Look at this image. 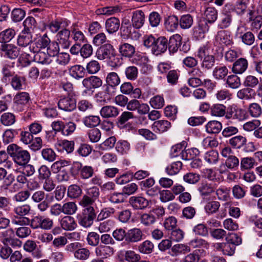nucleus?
Here are the masks:
<instances>
[{
    "label": "nucleus",
    "instance_id": "1",
    "mask_svg": "<svg viewBox=\"0 0 262 262\" xmlns=\"http://www.w3.org/2000/svg\"><path fill=\"white\" fill-rule=\"evenodd\" d=\"M7 150L13 161L19 166L26 165L30 160L29 152L16 144H10L8 146Z\"/></svg>",
    "mask_w": 262,
    "mask_h": 262
},
{
    "label": "nucleus",
    "instance_id": "2",
    "mask_svg": "<svg viewBox=\"0 0 262 262\" xmlns=\"http://www.w3.org/2000/svg\"><path fill=\"white\" fill-rule=\"evenodd\" d=\"M46 51H41L37 52H32L33 54V56L27 52L22 53L18 58L19 63L23 66H25L29 64L30 60L33 58L34 61L41 63L42 64H50L53 59H51V56L46 53Z\"/></svg>",
    "mask_w": 262,
    "mask_h": 262
},
{
    "label": "nucleus",
    "instance_id": "3",
    "mask_svg": "<svg viewBox=\"0 0 262 262\" xmlns=\"http://www.w3.org/2000/svg\"><path fill=\"white\" fill-rule=\"evenodd\" d=\"M53 221L49 217L37 215L31 219V227L33 229L50 230L53 227Z\"/></svg>",
    "mask_w": 262,
    "mask_h": 262
},
{
    "label": "nucleus",
    "instance_id": "4",
    "mask_svg": "<svg viewBox=\"0 0 262 262\" xmlns=\"http://www.w3.org/2000/svg\"><path fill=\"white\" fill-rule=\"evenodd\" d=\"M96 217V213L94 208L83 209L81 214L79 216L78 223L84 228H89L93 225Z\"/></svg>",
    "mask_w": 262,
    "mask_h": 262
},
{
    "label": "nucleus",
    "instance_id": "5",
    "mask_svg": "<svg viewBox=\"0 0 262 262\" xmlns=\"http://www.w3.org/2000/svg\"><path fill=\"white\" fill-rule=\"evenodd\" d=\"M234 12V9L232 5L227 4L224 6L221 16L220 26L221 28H227L230 26Z\"/></svg>",
    "mask_w": 262,
    "mask_h": 262
},
{
    "label": "nucleus",
    "instance_id": "6",
    "mask_svg": "<svg viewBox=\"0 0 262 262\" xmlns=\"http://www.w3.org/2000/svg\"><path fill=\"white\" fill-rule=\"evenodd\" d=\"M1 53L4 57L11 59H16L19 54V49L13 44L4 43L0 48Z\"/></svg>",
    "mask_w": 262,
    "mask_h": 262
},
{
    "label": "nucleus",
    "instance_id": "7",
    "mask_svg": "<svg viewBox=\"0 0 262 262\" xmlns=\"http://www.w3.org/2000/svg\"><path fill=\"white\" fill-rule=\"evenodd\" d=\"M50 43V38L46 35L35 39L32 41L29 48L31 52H37L41 51H46L47 47Z\"/></svg>",
    "mask_w": 262,
    "mask_h": 262
},
{
    "label": "nucleus",
    "instance_id": "8",
    "mask_svg": "<svg viewBox=\"0 0 262 262\" xmlns=\"http://www.w3.org/2000/svg\"><path fill=\"white\" fill-rule=\"evenodd\" d=\"M71 32L67 29H63L59 31L56 35V41L60 46L61 49H68L71 45L70 40Z\"/></svg>",
    "mask_w": 262,
    "mask_h": 262
},
{
    "label": "nucleus",
    "instance_id": "9",
    "mask_svg": "<svg viewBox=\"0 0 262 262\" xmlns=\"http://www.w3.org/2000/svg\"><path fill=\"white\" fill-rule=\"evenodd\" d=\"M121 31L122 35L126 36L133 40L138 39L141 35L139 31L136 30V28L133 27L132 24H129L128 21V22H124L122 25Z\"/></svg>",
    "mask_w": 262,
    "mask_h": 262
},
{
    "label": "nucleus",
    "instance_id": "10",
    "mask_svg": "<svg viewBox=\"0 0 262 262\" xmlns=\"http://www.w3.org/2000/svg\"><path fill=\"white\" fill-rule=\"evenodd\" d=\"M215 250L222 252L224 255L232 256L235 253V247L229 242L225 243H217L213 245Z\"/></svg>",
    "mask_w": 262,
    "mask_h": 262
},
{
    "label": "nucleus",
    "instance_id": "11",
    "mask_svg": "<svg viewBox=\"0 0 262 262\" xmlns=\"http://www.w3.org/2000/svg\"><path fill=\"white\" fill-rule=\"evenodd\" d=\"M82 84L87 91H91L92 89L100 87L102 85V81L97 76H91L84 78L82 81Z\"/></svg>",
    "mask_w": 262,
    "mask_h": 262
},
{
    "label": "nucleus",
    "instance_id": "12",
    "mask_svg": "<svg viewBox=\"0 0 262 262\" xmlns=\"http://www.w3.org/2000/svg\"><path fill=\"white\" fill-rule=\"evenodd\" d=\"M168 48V40L164 36H160L156 38L155 46L152 53L158 55L164 53Z\"/></svg>",
    "mask_w": 262,
    "mask_h": 262
},
{
    "label": "nucleus",
    "instance_id": "13",
    "mask_svg": "<svg viewBox=\"0 0 262 262\" xmlns=\"http://www.w3.org/2000/svg\"><path fill=\"white\" fill-rule=\"evenodd\" d=\"M59 108L64 111L71 112L76 107V102L74 98L67 97L60 99L58 103Z\"/></svg>",
    "mask_w": 262,
    "mask_h": 262
},
{
    "label": "nucleus",
    "instance_id": "14",
    "mask_svg": "<svg viewBox=\"0 0 262 262\" xmlns=\"http://www.w3.org/2000/svg\"><path fill=\"white\" fill-rule=\"evenodd\" d=\"M214 40L215 43L221 45L229 46L233 43L230 33L225 30L218 31Z\"/></svg>",
    "mask_w": 262,
    "mask_h": 262
},
{
    "label": "nucleus",
    "instance_id": "15",
    "mask_svg": "<svg viewBox=\"0 0 262 262\" xmlns=\"http://www.w3.org/2000/svg\"><path fill=\"white\" fill-rule=\"evenodd\" d=\"M115 49L109 43H106L101 46L97 51V57L99 60L108 59L114 54Z\"/></svg>",
    "mask_w": 262,
    "mask_h": 262
},
{
    "label": "nucleus",
    "instance_id": "16",
    "mask_svg": "<svg viewBox=\"0 0 262 262\" xmlns=\"http://www.w3.org/2000/svg\"><path fill=\"white\" fill-rule=\"evenodd\" d=\"M144 236L142 231L137 228L129 229L127 232L126 241L128 243H137L141 241Z\"/></svg>",
    "mask_w": 262,
    "mask_h": 262
},
{
    "label": "nucleus",
    "instance_id": "17",
    "mask_svg": "<svg viewBox=\"0 0 262 262\" xmlns=\"http://www.w3.org/2000/svg\"><path fill=\"white\" fill-rule=\"evenodd\" d=\"M115 253L114 249L109 246H98L95 249V253L97 256L101 258H107L112 256Z\"/></svg>",
    "mask_w": 262,
    "mask_h": 262
},
{
    "label": "nucleus",
    "instance_id": "18",
    "mask_svg": "<svg viewBox=\"0 0 262 262\" xmlns=\"http://www.w3.org/2000/svg\"><path fill=\"white\" fill-rule=\"evenodd\" d=\"M32 36L31 34L26 31H22L17 38V45L23 48L30 47L32 43Z\"/></svg>",
    "mask_w": 262,
    "mask_h": 262
},
{
    "label": "nucleus",
    "instance_id": "19",
    "mask_svg": "<svg viewBox=\"0 0 262 262\" xmlns=\"http://www.w3.org/2000/svg\"><path fill=\"white\" fill-rule=\"evenodd\" d=\"M60 224L61 228L66 231H72L77 227L74 218L70 215H66L61 218Z\"/></svg>",
    "mask_w": 262,
    "mask_h": 262
},
{
    "label": "nucleus",
    "instance_id": "20",
    "mask_svg": "<svg viewBox=\"0 0 262 262\" xmlns=\"http://www.w3.org/2000/svg\"><path fill=\"white\" fill-rule=\"evenodd\" d=\"M145 21V15L142 10H137L133 12L132 23V25L136 29H140L144 25Z\"/></svg>",
    "mask_w": 262,
    "mask_h": 262
},
{
    "label": "nucleus",
    "instance_id": "21",
    "mask_svg": "<svg viewBox=\"0 0 262 262\" xmlns=\"http://www.w3.org/2000/svg\"><path fill=\"white\" fill-rule=\"evenodd\" d=\"M100 113L103 118H115L119 114V109L113 105L103 106L100 110Z\"/></svg>",
    "mask_w": 262,
    "mask_h": 262
},
{
    "label": "nucleus",
    "instance_id": "22",
    "mask_svg": "<svg viewBox=\"0 0 262 262\" xmlns=\"http://www.w3.org/2000/svg\"><path fill=\"white\" fill-rule=\"evenodd\" d=\"M248 66L247 60L244 58H240L233 63L232 71L234 74H241L247 70Z\"/></svg>",
    "mask_w": 262,
    "mask_h": 262
},
{
    "label": "nucleus",
    "instance_id": "23",
    "mask_svg": "<svg viewBox=\"0 0 262 262\" xmlns=\"http://www.w3.org/2000/svg\"><path fill=\"white\" fill-rule=\"evenodd\" d=\"M129 203L136 209H143L148 206V201L142 196H132Z\"/></svg>",
    "mask_w": 262,
    "mask_h": 262
},
{
    "label": "nucleus",
    "instance_id": "24",
    "mask_svg": "<svg viewBox=\"0 0 262 262\" xmlns=\"http://www.w3.org/2000/svg\"><path fill=\"white\" fill-rule=\"evenodd\" d=\"M204 57L202 62V67L206 69H210L214 66L215 62L214 57L211 55H205L204 50H200L198 53L200 58Z\"/></svg>",
    "mask_w": 262,
    "mask_h": 262
},
{
    "label": "nucleus",
    "instance_id": "25",
    "mask_svg": "<svg viewBox=\"0 0 262 262\" xmlns=\"http://www.w3.org/2000/svg\"><path fill=\"white\" fill-rule=\"evenodd\" d=\"M182 37L179 34H174L170 37L168 48L170 53H176L181 44Z\"/></svg>",
    "mask_w": 262,
    "mask_h": 262
},
{
    "label": "nucleus",
    "instance_id": "26",
    "mask_svg": "<svg viewBox=\"0 0 262 262\" xmlns=\"http://www.w3.org/2000/svg\"><path fill=\"white\" fill-rule=\"evenodd\" d=\"M119 51L121 56L130 58L135 53V47L128 43H123L119 46Z\"/></svg>",
    "mask_w": 262,
    "mask_h": 262
},
{
    "label": "nucleus",
    "instance_id": "27",
    "mask_svg": "<svg viewBox=\"0 0 262 262\" xmlns=\"http://www.w3.org/2000/svg\"><path fill=\"white\" fill-rule=\"evenodd\" d=\"M120 27V20L116 17H111L105 22V28L107 31L112 33L118 31Z\"/></svg>",
    "mask_w": 262,
    "mask_h": 262
},
{
    "label": "nucleus",
    "instance_id": "28",
    "mask_svg": "<svg viewBox=\"0 0 262 262\" xmlns=\"http://www.w3.org/2000/svg\"><path fill=\"white\" fill-rule=\"evenodd\" d=\"M139 220L141 224L143 226L149 227L156 222V217L153 214L149 212L148 213L142 214L139 217Z\"/></svg>",
    "mask_w": 262,
    "mask_h": 262
},
{
    "label": "nucleus",
    "instance_id": "29",
    "mask_svg": "<svg viewBox=\"0 0 262 262\" xmlns=\"http://www.w3.org/2000/svg\"><path fill=\"white\" fill-rule=\"evenodd\" d=\"M70 75L76 79L82 78L85 75V69L80 65H75L69 69Z\"/></svg>",
    "mask_w": 262,
    "mask_h": 262
},
{
    "label": "nucleus",
    "instance_id": "30",
    "mask_svg": "<svg viewBox=\"0 0 262 262\" xmlns=\"http://www.w3.org/2000/svg\"><path fill=\"white\" fill-rule=\"evenodd\" d=\"M217 16V11L214 7H208L204 12V18L210 24H212L215 21Z\"/></svg>",
    "mask_w": 262,
    "mask_h": 262
},
{
    "label": "nucleus",
    "instance_id": "31",
    "mask_svg": "<svg viewBox=\"0 0 262 262\" xmlns=\"http://www.w3.org/2000/svg\"><path fill=\"white\" fill-rule=\"evenodd\" d=\"M203 158L208 164H215L219 161V153L216 150H211L205 152L203 156Z\"/></svg>",
    "mask_w": 262,
    "mask_h": 262
},
{
    "label": "nucleus",
    "instance_id": "32",
    "mask_svg": "<svg viewBox=\"0 0 262 262\" xmlns=\"http://www.w3.org/2000/svg\"><path fill=\"white\" fill-rule=\"evenodd\" d=\"M154 248L153 243L149 240H146L138 246V250L141 253L147 254L152 252Z\"/></svg>",
    "mask_w": 262,
    "mask_h": 262
},
{
    "label": "nucleus",
    "instance_id": "33",
    "mask_svg": "<svg viewBox=\"0 0 262 262\" xmlns=\"http://www.w3.org/2000/svg\"><path fill=\"white\" fill-rule=\"evenodd\" d=\"M228 70L225 66H218L214 68L213 75L217 80L224 79L228 75Z\"/></svg>",
    "mask_w": 262,
    "mask_h": 262
},
{
    "label": "nucleus",
    "instance_id": "34",
    "mask_svg": "<svg viewBox=\"0 0 262 262\" xmlns=\"http://www.w3.org/2000/svg\"><path fill=\"white\" fill-rule=\"evenodd\" d=\"M210 114L216 117H223L226 114V106L221 104H213L210 107Z\"/></svg>",
    "mask_w": 262,
    "mask_h": 262
},
{
    "label": "nucleus",
    "instance_id": "35",
    "mask_svg": "<svg viewBox=\"0 0 262 262\" xmlns=\"http://www.w3.org/2000/svg\"><path fill=\"white\" fill-rule=\"evenodd\" d=\"M226 84L231 89H237L241 85L240 78L236 75H230L227 77Z\"/></svg>",
    "mask_w": 262,
    "mask_h": 262
},
{
    "label": "nucleus",
    "instance_id": "36",
    "mask_svg": "<svg viewBox=\"0 0 262 262\" xmlns=\"http://www.w3.org/2000/svg\"><path fill=\"white\" fill-rule=\"evenodd\" d=\"M61 49L60 46L56 41L50 43L47 47L46 51L47 52V54L51 56V59L55 57V55L59 53V51Z\"/></svg>",
    "mask_w": 262,
    "mask_h": 262
},
{
    "label": "nucleus",
    "instance_id": "37",
    "mask_svg": "<svg viewBox=\"0 0 262 262\" xmlns=\"http://www.w3.org/2000/svg\"><path fill=\"white\" fill-rule=\"evenodd\" d=\"M67 194L70 198L77 199L81 196L82 189L77 185H71L68 187Z\"/></svg>",
    "mask_w": 262,
    "mask_h": 262
},
{
    "label": "nucleus",
    "instance_id": "38",
    "mask_svg": "<svg viewBox=\"0 0 262 262\" xmlns=\"http://www.w3.org/2000/svg\"><path fill=\"white\" fill-rule=\"evenodd\" d=\"M30 100V96L27 92H20L17 94L14 98V102L17 105H24Z\"/></svg>",
    "mask_w": 262,
    "mask_h": 262
},
{
    "label": "nucleus",
    "instance_id": "39",
    "mask_svg": "<svg viewBox=\"0 0 262 262\" xmlns=\"http://www.w3.org/2000/svg\"><path fill=\"white\" fill-rule=\"evenodd\" d=\"M63 213L71 215L75 214L77 210L76 204L73 202H68L61 205Z\"/></svg>",
    "mask_w": 262,
    "mask_h": 262
},
{
    "label": "nucleus",
    "instance_id": "40",
    "mask_svg": "<svg viewBox=\"0 0 262 262\" xmlns=\"http://www.w3.org/2000/svg\"><path fill=\"white\" fill-rule=\"evenodd\" d=\"M215 189V185L205 183H202L198 189L201 195L204 196L209 195L213 192Z\"/></svg>",
    "mask_w": 262,
    "mask_h": 262
},
{
    "label": "nucleus",
    "instance_id": "41",
    "mask_svg": "<svg viewBox=\"0 0 262 262\" xmlns=\"http://www.w3.org/2000/svg\"><path fill=\"white\" fill-rule=\"evenodd\" d=\"M26 79L24 77L15 75L11 80V84L12 88L16 90L23 89L25 85Z\"/></svg>",
    "mask_w": 262,
    "mask_h": 262
},
{
    "label": "nucleus",
    "instance_id": "42",
    "mask_svg": "<svg viewBox=\"0 0 262 262\" xmlns=\"http://www.w3.org/2000/svg\"><path fill=\"white\" fill-rule=\"evenodd\" d=\"M106 82L107 85L116 87L120 84V79L116 72H111L106 77Z\"/></svg>",
    "mask_w": 262,
    "mask_h": 262
},
{
    "label": "nucleus",
    "instance_id": "43",
    "mask_svg": "<svg viewBox=\"0 0 262 262\" xmlns=\"http://www.w3.org/2000/svg\"><path fill=\"white\" fill-rule=\"evenodd\" d=\"M90 255V252L89 249L85 248H79L74 253V256L75 258L84 260L88 259Z\"/></svg>",
    "mask_w": 262,
    "mask_h": 262
},
{
    "label": "nucleus",
    "instance_id": "44",
    "mask_svg": "<svg viewBox=\"0 0 262 262\" xmlns=\"http://www.w3.org/2000/svg\"><path fill=\"white\" fill-rule=\"evenodd\" d=\"M41 156L45 160L52 162L56 159V154L52 148H46L41 150Z\"/></svg>",
    "mask_w": 262,
    "mask_h": 262
},
{
    "label": "nucleus",
    "instance_id": "45",
    "mask_svg": "<svg viewBox=\"0 0 262 262\" xmlns=\"http://www.w3.org/2000/svg\"><path fill=\"white\" fill-rule=\"evenodd\" d=\"M31 207L28 204H24L15 206L13 209L14 212L18 216H25L30 213Z\"/></svg>",
    "mask_w": 262,
    "mask_h": 262
},
{
    "label": "nucleus",
    "instance_id": "46",
    "mask_svg": "<svg viewBox=\"0 0 262 262\" xmlns=\"http://www.w3.org/2000/svg\"><path fill=\"white\" fill-rule=\"evenodd\" d=\"M15 32L12 29H8L0 33V42H6L11 40L14 36Z\"/></svg>",
    "mask_w": 262,
    "mask_h": 262
},
{
    "label": "nucleus",
    "instance_id": "47",
    "mask_svg": "<svg viewBox=\"0 0 262 262\" xmlns=\"http://www.w3.org/2000/svg\"><path fill=\"white\" fill-rule=\"evenodd\" d=\"M193 18L190 14L182 16L179 20L180 27L184 29L189 28L193 24Z\"/></svg>",
    "mask_w": 262,
    "mask_h": 262
},
{
    "label": "nucleus",
    "instance_id": "48",
    "mask_svg": "<svg viewBox=\"0 0 262 262\" xmlns=\"http://www.w3.org/2000/svg\"><path fill=\"white\" fill-rule=\"evenodd\" d=\"M182 166V163L180 161L172 163L166 168V171L169 175H174L178 173Z\"/></svg>",
    "mask_w": 262,
    "mask_h": 262
},
{
    "label": "nucleus",
    "instance_id": "49",
    "mask_svg": "<svg viewBox=\"0 0 262 262\" xmlns=\"http://www.w3.org/2000/svg\"><path fill=\"white\" fill-rule=\"evenodd\" d=\"M100 63L96 60H93L87 63L86 70L90 74H94L98 72L100 70Z\"/></svg>",
    "mask_w": 262,
    "mask_h": 262
},
{
    "label": "nucleus",
    "instance_id": "50",
    "mask_svg": "<svg viewBox=\"0 0 262 262\" xmlns=\"http://www.w3.org/2000/svg\"><path fill=\"white\" fill-rule=\"evenodd\" d=\"M134 116L133 114L129 112H123L120 116L118 118L117 122V126L119 128H122V124L128 122V120L130 119L133 118Z\"/></svg>",
    "mask_w": 262,
    "mask_h": 262
},
{
    "label": "nucleus",
    "instance_id": "51",
    "mask_svg": "<svg viewBox=\"0 0 262 262\" xmlns=\"http://www.w3.org/2000/svg\"><path fill=\"white\" fill-rule=\"evenodd\" d=\"M12 223L18 226L30 225L31 226V220L25 216L15 215L12 219Z\"/></svg>",
    "mask_w": 262,
    "mask_h": 262
},
{
    "label": "nucleus",
    "instance_id": "52",
    "mask_svg": "<svg viewBox=\"0 0 262 262\" xmlns=\"http://www.w3.org/2000/svg\"><path fill=\"white\" fill-rule=\"evenodd\" d=\"M84 124L89 127H94L99 124L100 118L97 116H90L86 117L84 119Z\"/></svg>",
    "mask_w": 262,
    "mask_h": 262
},
{
    "label": "nucleus",
    "instance_id": "53",
    "mask_svg": "<svg viewBox=\"0 0 262 262\" xmlns=\"http://www.w3.org/2000/svg\"><path fill=\"white\" fill-rule=\"evenodd\" d=\"M230 190L222 186L216 189V194L220 200L227 201L229 198Z\"/></svg>",
    "mask_w": 262,
    "mask_h": 262
},
{
    "label": "nucleus",
    "instance_id": "54",
    "mask_svg": "<svg viewBox=\"0 0 262 262\" xmlns=\"http://www.w3.org/2000/svg\"><path fill=\"white\" fill-rule=\"evenodd\" d=\"M124 259L127 262H138L141 259V256L134 251L127 250L124 254Z\"/></svg>",
    "mask_w": 262,
    "mask_h": 262
},
{
    "label": "nucleus",
    "instance_id": "55",
    "mask_svg": "<svg viewBox=\"0 0 262 262\" xmlns=\"http://www.w3.org/2000/svg\"><path fill=\"white\" fill-rule=\"evenodd\" d=\"M177 220L173 216H169L165 219L163 222V226L166 230H172L176 228Z\"/></svg>",
    "mask_w": 262,
    "mask_h": 262
},
{
    "label": "nucleus",
    "instance_id": "56",
    "mask_svg": "<svg viewBox=\"0 0 262 262\" xmlns=\"http://www.w3.org/2000/svg\"><path fill=\"white\" fill-rule=\"evenodd\" d=\"M100 241L99 235L95 232H89L86 237V241L89 245L96 246L98 245Z\"/></svg>",
    "mask_w": 262,
    "mask_h": 262
},
{
    "label": "nucleus",
    "instance_id": "57",
    "mask_svg": "<svg viewBox=\"0 0 262 262\" xmlns=\"http://www.w3.org/2000/svg\"><path fill=\"white\" fill-rule=\"evenodd\" d=\"M220 206V203L217 201H210L206 204L205 210L207 213L213 214L218 210Z\"/></svg>",
    "mask_w": 262,
    "mask_h": 262
},
{
    "label": "nucleus",
    "instance_id": "58",
    "mask_svg": "<svg viewBox=\"0 0 262 262\" xmlns=\"http://www.w3.org/2000/svg\"><path fill=\"white\" fill-rule=\"evenodd\" d=\"M125 74L128 79L134 80L137 78L138 71L136 67L129 66L125 69Z\"/></svg>",
    "mask_w": 262,
    "mask_h": 262
},
{
    "label": "nucleus",
    "instance_id": "59",
    "mask_svg": "<svg viewBox=\"0 0 262 262\" xmlns=\"http://www.w3.org/2000/svg\"><path fill=\"white\" fill-rule=\"evenodd\" d=\"M249 112L251 116L258 117L262 113V110L259 104L256 103L251 104L249 106Z\"/></svg>",
    "mask_w": 262,
    "mask_h": 262
},
{
    "label": "nucleus",
    "instance_id": "60",
    "mask_svg": "<svg viewBox=\"0 0 262 262\" xmlns=\"http://www.w3.org/2000/svg\"><path fill=\"white\" fill-rule=\"evenodd\" d=\"M55 58H56L57 63L61 66L67 64L70 60V55L65 52L58 53Z\"/></svg>",
    "mask_w": 262,
    "mask_h": 262
},
{
    "label": "nucleus",
    "instance_id": "61",
    "mask_svg": "<svg viewBox=\"0 0 262 262\" xmlns=\"http://www.w3.org/2000/svg\"><path fill=\"white\" fill-rule=\"evenodd\" d=\"M149 102L151 106L156 109L161 108L164 105V100L163 98L159 95L152 98Z\"/></svg>",
    "mask_w": 262,
    "mask_h": 262
},
{
    "label": "nucleus",
    "instance_id": "62",
    "mask_svg": "<svg viewBox=\"0 0 262 262\" xmlns=\"http://www.w3.org/2000/svg\"><path fill=\"white\" fill-rule=\"evenodd\" d=\"M115 209L111 207L103 209L97 216V221H102L113 214L115 213Z\"/></svg>",
    "mask_w": 262,
    "mask_h": 262
},
{
    "label": "nucleus",
    "instance_id": "63",
    "mask_svg": "<svg viewBox=\"0 0 262 262\" xmlns=\"http://www.w3.org/2000/svg\"><path fill=\"white\" fill-rule=\"evenodd\" d=\"M1 122L6 126L13 124L15 122V117L13 114L7 113H4L1 116Z\"/></svg>",
    "mask_w": 262,
    "mask_h": 262
},
{
    "label": "nucleus",
    "instance_id": "64",
    "mask_svg": "<svg viewBox=\"0 0 262 262\" xmlns=\"http://www.w3.org/2000/svg\"><path fill=\"white\" fill-rule=\"evenodd\" d=\"M246 141L245 138L241 136H238L230 139L229 143L232 146L239 148L246 143Z\"/></svg>",
    "mask_w": 262,
    "mask_h": 262
}]
</instances>
